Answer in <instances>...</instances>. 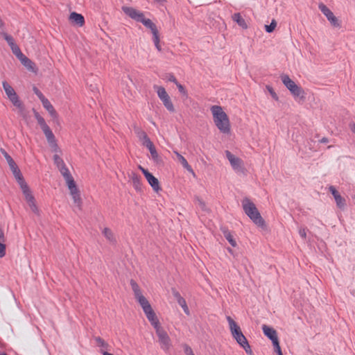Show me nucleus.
I'll return each mask as SVG.
<instances>
[{
	"mask_svg": "<svg viewBox=\"0 0 355 355\" xmlns=\"http://www.w3.org/2000/svg\"><path fill=\"white\" fill-rule=\"evenodd\" d=\"M104 355H112V354H109V353L105 352V353H104Z\"/></svg>",
	"mask_w": 355,
	"mask_h": 355,
	"instance_id": "nucleus-19",
	"label": "nucleus"
},
{
	"mask_svg": "<svg viewBox=\"0 0 355 355\" xmlns=\"http://www.w3.org/2000/svg\"><path fill=\"white\" fill-rule=\"evenodd\" d=\"M142 172L148 180L149 184L156 190L159 189V182L157 179H156L154 176H153L150 173L145 171L144 168H141Z\"/></svg>",
	"mask_w": 355,
	"mask_h": 355,
	"instance_id": "nucleus-5",
	"label": "nucleus"
},
{
	"mask_svg": "<svg viewBox=\"0 0 355 355\" xmlns=\"http://www.w3.org/2000/svg\"><path fill=\"white\" fill-rule=\"evenodd\" d=\"M290 93L297 103L302 105L305 102L306 93L302 87L291 80H290Z\"/></svg>",
	"mask_w": 355,
	"mask_h": 355,
	"instance_id": "nucleus-1",
	"label": "nucleus"
},
{
	"mask_svg": "<svg viewBox=\"0 0 355 355\" xmlns=\"http://www.w3.org/2000/svg\"><path fill=\"white\" fill-rule=\"evenodd\" d=\"M4 87H5L7 94L10 97L12 96L13 97L12 100H17V98L15 96V92L14 89L10 86H4Z\"/></svg>",
	"mask_w": 355,
	"mask_h": 355,
	"instance_id": "nucleus-9",
	"label": "nucleus"
},
{
	"mask_svg": "<svg viewBox=\"0 0 355 355\" xmlns=\"http://www.w3.org/2000/svg\"><path fill=\"white\" fill-rule=\"evenodd\" d=\"M300 234H301V235H302V236H303V237H305V236H306V234H305L304 231H303V232L300 231Z\"/></svg>",
	"mask_w": 355,
	"mask_h": 355,
	"instance_id": "nucleus-17",
	"label": "nucleus"
},
{
	"mask_svg": "<svg viewBox=\"0 0 355 355\" xmlns=\"http://www.w3.org/2000/svg\"><path fill=\"white\" fill-rule=\"evenodd\" d=\"M1 355H6V354H1Z\"/></svg>",
	"mask_w": 355,
	"mask_h": 355,
	"instance_id": "nucleus-22",
	"label": "nucleus"
},
{
	"mask_svg": "<svg viewBox=\"0 0 355 355\" xmlns=\"http://www.w3.org/2000/svg\"><path fill=\"white\" fill-rule=\"evenodd\" d=\"M248 214L251 218H257L259 216V213L254 207H249Z\"/></svg>",
	"mask_w": 355,
	"mask_h": 355,
	"instance_id": "nucleus-8",
	"label": "nucleus"
},
{
	"mask_svg": "<svg viewBox=\"0 0 355 355\" xmlns=\"http://www.w3.org/2000/svg\"><path fill=\"white\" fill-rule=\"evenodd\" d=\"M329 190L331 193L334 198H336V196H338L340 195L338 191L336 189V188L334 186L329 187Z\"/></svg>",
	"mask_w": 355,
	"mask_h": 355,
	"instance_id": "nucleus-11",
	"label": "nucleus"
},
{
	"mask_svg": "<svg viewBox=\"0 0 355 355\" xmlns=\"http://www.w3.org/2000/svg\"><path fill=\"white\" fill-rule=\"evenodd\" d=\"M320 143H328L329 142V139L327 138V137H322L320 140Z\"/></svg>",
	"mask_w": 355,
	"mask_h": 355,
	"instance_id": "nucleus-15",
	"label": "nucleus"
},
{
	"mask_svg": "<svg viewBox=\"0 0 355 355\" xmlns=\"http://www.w3.org/2000/svg\"><path fill=\"white\" fill-rule=\"evenodd\" d=\"M275 26H276L275 22L272 21V23L270 25L266 26L267 32L268 33L272 32L275 29Z\"/></svg>",
	"mask_w": 355,
	"mask_h": 355,
	"instance_id": "nucleus-12",
	"label": "nucleus"
},
{
	"mask_svg": "<svg viewBox=\"0 0 355 355\" xmlns=\"http://www.w3.org/2000/svg\"><path fill=\"white\" fill-rule=\"evenodd\" d=\"M334 199L336 200L337 206L339 208L343 209V208L345 207V200L340 195H339L338 196H336V198H334Z\"/></svg>",
	"mask_w": 355,
	"mask_h": 355,
	"instance_id": "nucleus-7",
	"label": "nucleus"
},
{
	"mask_svg": "<svg viewBox=\"0 0 355 355\" xmlns=\"http://www.w3.org/2000/svg\"><path fill=\"white\" fill-rule=\"evenodd\" d=\"M318 8L322 13L327 17L332 26L335 28H340V21L326 5L321 3L319 4Z\"/></svg>",
	"mask_w": 355,
	"mask_h": 355,
	"instance_id": "nucleus-2",
	"label": "nucleus"
},
{
	"mask_svg": "<svg viewBox=\"0 0 355 355\" xmlns=\"http://www.w3.org/2000/svg\"><path fill=\"white\" fill-rule=\"evenodd\" d=\"M70 18L76 22H77L78 24H79L80 25H83L84 22L83 17L81 15L76 12H72L70 15Z\"/></svg>",
	"mask_w": 355,
	"mask_h": 355,
	"instance_id": "nucleus-6",
	"label": "nucleus"
},
{
	"mask_svg": "<svg viewBox=\"0 0 355 355\" xmlns=\"http://www.w3.org/2000/svg\"><path fill=\"white\" fill-rule=\"evenodd\" d=\"M140 302H142V304H144L145 309H150V306L148 304L147 302H145V300L144 299L143 300L141 299Z\"/></svg>",
	"mask_w": 355,
	"mask_h": 355,
	"instance_id": "nucleus-14",
	"label": "nucleus"
},
{
	"mask_svg": "<svg viewBox=\"0 0 355 355\" xmlns=\"http://www.w3.org/2000/svg\"><path fill=\"white\" fill-rule=\"evenodd\" d=\"M214 116L218 119L217 125L221 130H226L227 128V119L226 114L223 112L222 108L218 106L212 107Z\"/></svg>",
	"mask_w": 355,
	"mask_h": 355,
	"instance_id": "nucleus-3",
	"label": "nucleus"
},
{
	"mask_svg": "<svg viewBox=\"0 0 355 355\" xmlns=\"http://www.w3.org/2000/svg\"><path fill=\"white\" fill-rule=\"evenodd\" d=\"M69 188H74V187H75V184H74V183L73 182V181H70V182H69Z\"/></svg>",
	"mask_w": 355,
	"mask_h": 355,
	"instance_id": "nucleus-16",
	"label": "nucleus"
},
{
	"mask_svg": "<svg viewBox=\"0 0 355 355\" xmlns=\"http://www.w3.org/2000/svg\"><path fill=\"white\" fill-rule=\"evenodd\" d=\"M235 333L236 338L240 344L243 345L247 343L245 338L242 334H239L236 330L235 331Z\"/></svg>",
	"mask_w": 355,
	"mask_h": 355,
	"instance_id": "nucleus-10",
	"label": "nucleus"
},
{
	"mask_svg": "<svg viewBox=\"0 0 355 355\" xmlns=\"http://www.w3.org/2000/svg\"><path fill=\"white\" fill-rule=\"evenodd\" d=\"M150 150H151V153H155V152L153 151V150L150 149Z\"/></svg>",
	"mask_w": 355,
	"mask_h": 355,
	"instance_id": "nucleus-21",
	"label": "nucleus"
},
{
	"mask_svg": "<svg viewBox=\"0 0 355 355\" xmlns=\"http://www.w3.org/2000/svg\"><path fill=\"white\" fill-rule=\"evenodd\" d=\"M234 159H230V162H234Z\"/></svg>",
	"mask_w": 355,
	"mask_h": 355,
	"instance_id": "nucleus-20",
	"label": "nucleus"
},
{
	"mask_svg": "<svg viewBox=\"0 0 355 355\" xmlns=\"http://www.w3.org/2000/svg\"><path fill=\"white\" fill-rule=\"evenodd\" d=\"M352 132H353L354 133H355V125L353 127V128L352 129Z\"/></svg>",
	"mask_w": 355,
	"mask_h": 355,
	"instance_id": "nucleus-18",
	"label": "nucleus"
},
{
	"mask_svg": "<svg viewBox=\"0 0 355 355\" xmlns=\"http://www.w3.org/2000/svg\"><path fill=\"white\" fill-rule=\"evenodd\" d=\"M263 331H264L265 334L266 336H268L272 340L274 345L277 348L279 354V355H282V352L280 351V348H279V344H278L277 339V338L275 336V331L274 330H272V329H270L269 327H263Z\"/></svg>",
	"mask_w": 355,
	"mask_h": 355,
	"instance_id": "nucleus-4",
	"label": "nucleus"
},
{
	"mask_svg": "<svg viewBox=\"0 0 355 355\" xmlns=\"http://www.w3.org/2000/svg\"><path fill=\"white\" fill-rule=\"evenodd\" d=\"M5 247L3 244L0 243V256H3L4 254Z\"/></svg>",
	"mask_w": 355,
	"mask_h": 355,
	"instance_id": "nucleus-13",
	"label": "nucleus"
}]
</instances>
